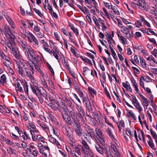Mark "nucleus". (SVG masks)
Segmentation results:
<instances>
[{"label": "nucleus", "mask_w": 157, "mask_h": 157, "mask_svg": "<svg viewBox=\"0 0 157 157\" xmlns=\"http://www.w3.org/2000/svg\"><path fill=\"white\" fill-rule=\"evenodd\" d=\"M95 132L96 135V137H94V138L97 142L98 143H100L102 146H105L104 138V135L100 129L98 128H97L95 129Z\"/></svg>", "instance_id": "f257e3e1"}, {"label": "nucleus", "mask_w": 157, "mask_h": 157, "mask_svg": "<svg viewBox=\"0 0 157 157\" xmlns=\"http://www.w3.org/2000/svg\"><path fill=\"white\" fill-rule=\"evenodd\" d=\"M3 31L6 36L11 40V42H12L13 40H14L15 39V36L11 33L9 26H5L3 29Z\"/></svg>", "instance_id": "f03ea898"}, {"label": "nucleus", "mask_w": 157, "mask_h": 157, "mask_svg": "<svg viewBox=\"0 0 157 157\" xmlns=\"http://www.w3.org/2000/svg\"><path fill=\"white\" fill-rule=\"evenodd\" d=\"M10 45L9 46L8 44V47L11 50V53L13 54V56L17 59H21L20 54L17 49L13 48L12 46L11 45V43H10Z\"/></svg>", "instance_id": "7ed1b4c3"}, {"label": "nucleus", "mask_w": 157, "mask_h": 157, "mask_svg": "<svg viewBox=\"0 0 157 157\" xmlns=\"http://www.w3.org/2000/svg\"><path fill=\"white\" fill-rule=\"evenodd\" d=\"M76 108L77 110V112H76L77 117L84 116L85 115L84 110L80 105L76 104Z\"/></svg>", "instance_id": "20e7f679"}, {"label": "nucleus", "mask_w": 157, "mask_h": 157, "mask_svg": "<svg viewBox=\"0 0 157 157\" xmlns=\"http://www.w3.org/2000/svg\"><path fill=\"white\" fill-rule=\"evenodd\" d=\"M28 52H25V55L28 56L29 59L31 58V57L32 60L34 61H36V55L33 49L31 48L30 49L28 50Z\"/></svg>", "instance_id": "39448f33"}, {"label": "nucleus", "mask_w": 157, "mask_h": 157, "mask_svg": "<svg viewBox=\"0 0 157 157\" xmlns=\"http://www.w3.org/2000/svg\"><path fill=\"white\" fill-rule=\"evenodd\" d=\"M74 149L75 152H76L79 155H81V154L80 150H81L82 153L84 154H86L85 150L84 148L82 146L80 145H78L74 147Z\"/></svg>", "instance_id": "423d86ee"}, {"label": "nucleus", "mask_w": 157, "mask_h": 157, "mask_svg": "<svg viewBox=\"0 0 157 157\" xmlns=\"http://www.w3.org/2000/svg\"><path fill=\"white\" fill-rule=\"evenodd\" d=\"M76 128H75V131L78 136H82V132L80 124L79 123L75 124Z\"/></svg>", "instance_id": "0eeeda50"}, {"label": "nucleus", "mask_w": 157, "mask_h": 157, "mask_svg": "<svg viewBox=\"0 0 157 157\" xmlns=\"http://www.w3.org/2000/svg\"><path fill=\"white\" fill-rule=\"evenodd\" d=\"M20 43L23 49L25 51V52H28V50L31 48L29 45L25 41H21Z\"/></svg>", "instance_id": "6e6552de"}, {"label": "nucleus", "mask_w": 157, "mask_h": 157, "mask_svg": "<svg viewBox=\"0 0 157 157\" xmlns=\"http://www.w3.org/2000/svg\"><path fill=\"white\" fill-rule=\"evenodd\" d=\"M82 144L83 145L82 147L84 148L85 150L86 154H85L86 155L89 154L90 152L91 151L90 148L86 142L85 140H82Z\"/></svg>", "instance_id": "1a4fd4ad"}, {"label": "nucleus", "mask_w": 157, "mask_h": 157, "mask_svg": "<svg viewBox=\"0 0 157 157\" xmlns=\"http://www.w3.org/2000/svg\"><path fill=\"white\" fill-rule=\"evenodd\" d=\"M66 134L71 141L73 139L72 132L70 128L67 127L65 128Z\"/></svg>", "instance_id": "9d476101"}, {"label": "nucleus", "mask_w": 157, "mask_h": 157, "mask_svg": "<svg viewBox=\"0 0 157 157\" xmlns=\"http://www.w3.org/2000/svg\"><path fill=\"white\" fill-rule=\"evenodd\" d=\"M95 147L99 153L101 155L103 154V150H105V147H101L98 143H97L95 145Z\"/></svg>", "instance_id": "9b49d317"}, {"label": "nucleus", "mask_w": 157, "mask_h": 157, "mask_svg": "<svg viewBox=\"0 0 157 157\" xmlns=\"http://www.w3.org/2000/svg\"><path fill=\"white\" fill-rule=\"evenodd\" d=\"M61 116L64 120H65L66 119V122L67 123L70 125H72V122L68 114L64 115L63 113H61Z\"/></svg>", "instance_id": "f8f14e48"}, {"label": "nucleus", "mask_w": 157, "mask_h": 157, "mask_svg": "<svg viewBox=\"0 0 157 157\" xmlns=\"http://www.w3.org/2000/svg\"><path fill=\"white\" fill-rule=\"evenodd\" d=\"M30 36L29 38V40L30 42H34L35 43V45H38V41L35 36L32 33H29Z\"/></svg>", "instance_id": "ddd939ff"}, {"label": "nucleus", "mask_w": 157, "mask_h": 157, "mask_svg": "<svg viewBox=\"0 0 157 157\" xmlns=\"http://www.w3.org/2000/svg\"><path fill=\"white\" fill-rule=\"evenodd\" d=\"M111 147L112 150V151L113 152H114L116 157H120V154L119 153L116 146L114 144H112Z\"/></svg>", "instance_id": "4468645a"}, {"label": "nucleus", "mask_w": 157, "mask_h": 157, "mask_svg": "<svg viewBox=\"0 0 157 157\" xmlns=\"http://www.w3.org/2000/svg\"><path fill=\"white\" fill-rule=\"evenodd\" d=\"M85 103L86 105V107L88 111L91 113H92L93 109L91 107V103L89 100H87V101L85 102Z\"/></svg>", "instance_id": "2eb2a0df"}, {"label": "nucleus", "mask_w": 157, "mask_h": 157, "mask_svg": "<svg viewBox=\"0 0 157 157\" xmlns=\"http://www.w3.org/2000/svg\"><path fill=\"white\" fill-rule=\"evenodd\" d=\"M62 108L64 112L65 115H66L67 114H68V113L69 112V109L67 105L65 103H62Z\"/></svg>", "instance_id": "dca6fc26"}, {"label": "nucleus", "mask_w": 157, "mask_h": 157, "mask_svg": "<svg viewBox=\"0 0 157 157\" xmlns=\"http://www.w3.org/2000/svg\"><path fill=\"white\" fill-rule=\"evenodd\" d=\"M70 115L72 119V121L74 124L78 123L77 117L75 116V113L72 111H70Z\"/></svg>", "instance_id": "f3484780"}, {"label": "nucleus", "mask_w": 157, "mask_h": 157, "mask_svg": "<svg viewBox=\"0 0 157 157\" xmlns=\"http://www.w3.org/2000/svg\"><path fill=\"white\" fill-rule=\"evenodd\" d=\"M139 95L140 97L141 98V99H142V102L143 104H144V105L146 107L148 106V102H149V101L147 100V99L143 95L140 94H139Z\"/></svg>", "instance_id": "a211bd4d"}, {"label": "nucleus", "mask_w": 157, "mask_h": 157, "mask_svg": "<svg viewBox=\"0 0 157 157\" xmlns=\"http://www.w3.org/2000/svg\"><path fill=\"white\" fill-rule=\"evenodd\" d=\"M105 146V153L106 154V157H113L112 155L110 148Z\"/></svg>", "instance_id": "6ab92c4d"}, {"label": "nucleus", "mask_w": 157, "mask_h": 157, "mask_svg": "<svg viewBox=\"0 0 157 157\" xmlns=\"http://www.w3.org/2000/svg\"><path fill=\"white\" fill-rule=\"evenodd\" d=\"M141 0V9L145 10H146L147 8V3L144 0Z\"/></svg>", "instance_id": "aec40b11"}, {"label": "nucleus", "mask_w": 157, "mask_h": 157, "mask_svg": "<svg viewBox=\"0 0 157 157\" xmlns=\"http://www.w3.org/2000/svg\"><path fill=\"white\" fill-rule=\"evenodd\" d=\"M86 132L88 134V135L91 138H92L94 136V132L93 129L91 127L90 129H89L88 130H85Z\"/></svg>", "instance_id": "412c9836"}, {"label": "nucleus", "mask_w": 157, "mask_h": 157, "mask_svg": "<svg viewBox=\"0 0 157 157\" xmlns=\"http://www.w3.org/2000/svg\"><path fill=\"white\" fill-rule=\"evenodd\" d=\"M22 82L23 83L22 84H23L24 86V88L25 92L26 94L29 95L28 87L27 82L25 80H22Z\"/></svg>", "instance_id": "4be33fe9"}, {"label": "nucleus", "mask_w": 157, "mask_h": 157, "mask_svg": "<svg viewBox=\"0 0 157 157\" xmlns=\"http://www.w3.org/2000/svg\"><path fill=\"white\" fill-rule=\"evenodd\" d=\"M70 28L73 30V32L75 34L76 36H78V29L75 28L73 25L70 24L69 25Z\"/></svg>", "instance_id": "5701e85b"}, {"label": "nucleus", "mask_w": 157, "mask_h": 157, "mask_svg": "<svg viewBox=\"0 0 157 157\" xmlns=\"http://www.w3.org/2000/svg\"><path fill=\"white\" fill-rule=\"evenodd\" d=\"M40 126H41L42 129L46 132H47L48 131H49L48 126L46 124H44V122L42 123V124H40Z\"/></svg>", "instance_id": "b1692460"}, {"label": "nucleus", "mask_w": 157, "mask_h": 157, "mask_svg": "<svg viewBox=\"0 0 157 157\" xmlns=\"http://www.w3.org/2000/svg\"><path fill=\"white\" fill-rule=\"evenodd\" d=\"M121 31L123 33L125 34V35H127L129 33V31L128 28L125 26H122L121 27Z\"/></svg>", "instance_id": "393cba45"}, {"label": "nucleus", "mask_w": 157, "mask_h": 157, "mask_svg": "<svg viewBox=\"0 0 157 157\" xmlns=\"http://www.w3.org/2000/svg\"><path fill=\"white\" fill-rule=\"evenodd\" d=\"M109 47L110 48L111 52L112 53V56L114 58V59L117 60L118 59L114 51L111 47V45H109Z\"/></svg>", "instance_id": "a878e982"}, {"label": "nucleus", "mask_w": 157, "mask_h": 157, "mask_svg": "<svg viewBox=\"0 0 157 157\" xmlns=\"http://www.w3.org/2000/svg\"><path fill=\"white\" fill-rule=\"evenodd\" d=\"M140 63L142 66L144 68H146L147 67V64L145 61V60L143 59V57H140Z\"/></svg>", "instance_id": "bb28decb"}, {"label": "nucleus", "mask_w": 157, "mask_h": 157, "mask_svg": "<svg viewBox=\"0 0 157 157\" xmlns=\"http://www.w3.org/2000/svg\"><path fill=\"white\" fill-rule=\"evenodd\" d=\"M98 21L101 24L102 26V29L103 30H105L107 28L106 26L104 24V21L103 20H102L100 18H99L98 19Z\"/></svg>", "instance_id": "cd10ccee"}, {"label": "nucleus", "mask_w": 157, "mask_h": 157, "mask_svg": "<svg viewBox=\"0 0 157 157\" xmlns=\"http://www.w3.org/2000/svg\"><path fill=\"white\" fill-rule=\"evenodd\" d=\"M127 115L129 117H131L134 120H136V118L135 117V115L132 113V110H130L129 112L127 113Z\"/></svg>", "instance_id": "c85d7f7f"}, {"label": "nucleus", "mask_w": 157, "mask_h": 157, "mask_svg": "<svg viewBox=\"0 0 157 157\" xmlns=\"http://www.w3.org/2000/svg\"><path fill=\"white\" fill-rule=\"evenodd\" d=\"M148 144L149 146L153 150H156V148L155 147L154 144L153 143V140H148L147 141Z\"/></svg>", "instance_id": "c756f323"}, {"label": "nucleus", "mask_w": 157, "mask_h": 157, "mask_svg": "<svg viewBox=\"0 0 157 157\" xmlns=\"http://www.w3.org/2000/svg\"><path fill=\"white\" fill-rule=\"evenodd\" d=\"M136 108L138 110L139 113H140L142 110V108L141 107L139 102L133 104Z\"/></svg>", "instance_id": "7c9ffc66"}, {"label": "nucleus", "mask_w": 157, "mask_h": 157, "mask_svg": "<svg viewBox=\"0 0 157 157\" xmlns=\"http://www.w3.org/2000/svg\"><path fill=\"white\" fill-rule=\"evenodd\" d=\"M9 58H8V59H7L6 61L3 62V64L4 65L6 66L8 68L10 67V66L11 65V63L9 60Z\"/></svg>", "instance_id": "2f4dec72"}, {"label": "nucleus", "mask_w": 157, "mask_h": 157, "mask_svg": "<svg viewBox=\"0 0 157 157\" xmlns=\"http://www.w3.org/2000/svg\"><path fill=\"white\" fill-rule=\"evenodd\" d=\"M17 66L18 69V71L19 74L22 75L23 74V67L20 64H17Z\"/></svg>", "instance_id": "473e14b6"}, {"label": "nucleus", "mask_w": 157, "mask_h": 157, "mask_svg": "<svg viewBox=\"0 0 157 157\" xmlns=\"http://www.w3.org/2000/svg\"><path fill=\"white\" fill-rule=\"evenodd\" d=\"M0 56L3 59L6 60H7V59H8V58H9V57H7L4 54L2 50H0Z\"/></svg>", "instance_id": "72a5a7b5"}, {"label": "nucleus", "mask_w": 157, "mask_h": 157, "mask_svg": "<svg viewBox=\"0 0 157 157\" xmlns=\"http://www.w3.org/2000/svg\"><path fill=\"white\" fill-rule=\"evenodd\" d=\"M15 86L17 88V90L19 92H21L23 90L20 84L18 82H16Z\"/></svg>", "instance_id": "f704fd0d"}, {"label": "nucleus", "mask_w": 157, "mask_h": 157, "mask_svg": "<svg viewBox=\"0 0 157 157\" xmlns=\"http://www.w3.org/2000/svg\"><path fill=\"white\" fill-rule=\"evenodd\" d=\"M52 53L53 54V55L55 58L56 59L58 60V62L59 63L60 61V59H59L58 56V55L59 53H57L56 52H55L53 50Z\"/></svg>", "instance_id": "c9c22d12"}, {"label": "nucleus", "mask_w": 157, "mask_h": 157, "mask_svg": "<svg viewBox=\"0 0 157 157\" xmlns=\"http://www.w3.org/2000/svg\"><path fill=\"white\" fill-rule=\"evenodd\" d=\"M111 9L113 11V12L115 14H116L117 15H120V12L118 10L116 7L115 6L113 7L111 6Z\"/></svg>", "instance_id": "e433bc0d"}, {"label": "nucleus", "mask_w": 157, "mask_h": 157, "mask_svg": "<svg viewBox=\"0 0 157 157\" xmlns=\"http://www.w3.org/2000/svg\"><path fill=\"white\" fill-rule=\"evenodd\" d=\"M150 132L153 138L156 140H157V135L155 132L151 129H150Z\"/></svg>", "instance_id": "4c0bfd02"}, {"label": "nucleus", "mask_w": 157, "mask_h": 157, "mask_svg": "<svg viewBox=\"0 0 157 157\" xmlns=\"http://www.w3.org/2000/svg\"><path fill=\"white\" fill-rule=\"evenodd\" d=\"M72 102H74L73 100L71 98H70L68 101H67L66 103L69 107H71L72 106Z\"/></svg>", "instance_id": "58836bf2"}, {"label": "nucleus", "mask_w": 157, "mask_h": 157, "mask_svg": "<svg viewBox=\"0 0 157 157\" xmlns=\"http://www.w3.org/2000/svg\"><path fill=\"white\" fill-rule=\"evenodd\" d=\"M107 133L109 136L110 138L111 139H114V137L113 136V135L112 134L111 129L109 128H107Z\"/></svg>", "instance_id": "ea45409f"}, {"label": "nucleus", "mask_w": 157, "mask_h": 157, "mask_svg": "<svg viewBox=\"0 0 157 157\" xmlns=\"http://www.w3.org/2000/svg\"><path fill=\"white\" fill-rule=\"evenodd\" d=\"M49 119L51 121H56V117L51 113H50L49 114Z\"/></svg>", "instance_id": "a19ab883"}, {"label": "nucleus", "mask_w": 157, "mask_h": 157, "mask_svg": "<svg viewBox=\"0 0 157 157\" xmlns=\"http://www.w3.org/2000/svg\"><path fill=\"white\" fill-rule=\"evenodd\" d=\"M7 151L8 153L10 154H12L13 153H15L16 151L12 149L11 147H9L7 149Z\"/></svg>", "instance_id": "79ce46f5"}, {"label": "nucleus", "mask_w": 157, "mask_h": 157, "mask_svg": "<svg viewBox=\"0 0 157 157\" xmlns=\"http://www.w3.org/2000/svg\"><path fill=\"white\" fill-rule=\"evenodd\" d=\"M88 89L89 91H90V93L91 94H95V95L96 94V91L94 89H93L91 87H89L88 88Z\"/></svg>", "instance_id": "37998d69"}, {"label": "nucleus", "mask_w": 157, "mask_h": 157, "mask_svg": "<svg viewBox=\"0 0 157 157\" xmlns=\"http://www.w3.org/2000/svg\"><path fill=\"white\" fill-rule=\"evenodd\" d=\"M116 124L117 125H118L120 126H121L123 128L125 127V124L124 121L122 120H121L119 123L116 122Z\"/></svg>", "instance_id": "c03bdc74"}, {"label": "nucleus", "mask_w": 157, "mask_h": 157, "mask_svg": "<svg viewBox=\"0 0 157 157\" xmlns=\"http://www.w3.org/2000/svg\"><path fill=\"white\" fill-rule=\"evenodd\" d=\"M99 74L100 77L103 78L104 82H105L106 81V77L105 73L104 72H102L101 74H100V73Z\"/></svg>", "instance_id": "a18cd8bd"}, {"label": "nucleus", "mask_w": 157, "mask_h": 157, "mask_svg": "<svg viewBox=\"0 0 157 157\" xmlns=\"http://www.w3.org/2000/svg\"><path fill=\"white\" fill-rule=\"evenodd\" d=\"M24 135H23L22 136V137L23 138L24 140H27L29 139H30V137L29 136V135L27 134L26 132H24Z\"/></svg>", "instance_id": "49530a36"}, {"label": "nucleus", "mask_w": 157, "mask_h": 157, "mask_svg": "<svg viewBox=\"0 0 157 157\" xmlns=\"http://www.w3.org/2000/svg\"><path fill=\"white\" fill-rule=\"evenodd\" d=\"M47 65L48 67V68L50 70V71L51 74H52V75H54V70H53V68L52 67L51 65L48 63H47Z\"/></svg>", "instance_id": "de8ad7c7"}, {"label": "nucleus", "mask_w": 157, "mask_h": 157, "mask_svg": "<svg viewBox=\"0 0 157 157\" xmlns=\"http://www.w3.org/2000/svg\"><path fill=\"white\" fill-rule=\"evenodd\" d=\"M48 82L49 85L51 86V87L53 89H55V87L54 85L52 80L50 79H48Z\"/></svg>", "instance_id": "09e8293b"}, {"label": "nucleus", "mask_w": 157, "mask_h": 157, "mask_svg": "<svg viewBox=\"0 0 157 157\" xmlns=\"http://www.w3.org/2000/svg\"><path fill=\"white\" fill-rule=\"evenodd\" d=\"M30 87L33 93L35 94L37 97H38V94L36 92V88H34L32 86L30 85Z\"/></svg>", "instance_id": "8fccbe9b"}, {"label": "nucleus", "mask_w": 157, "mask_h": 157, "mask_svg": "<svg viewBox=\"0 0 157 157\" xmlns=\"http://www.w3.org/2000/svg\"><path fill=\"white\" fill-rule=\"evenodd\" d=\"M48 98L50 101H52V102H53L54 103H55L56 101V100L54 97L50 94L48 95Z\"/></svg>", "instance_id": "3c124183"}, {"label": "nucleus", "mask_w": 157, "mask_h": 157, "mask_svg": "<svg viewBox=\"0 0 157 157\" xmlns=\"http://www.w3.org/2000/svg\"><path fill=\"white\" fill-rule=\"evenodd\" d=\"M84 116H82L78 117V119H80L81 123L83 124H86V120L84 119Z\"/></svg>", "instance_id": "603ef678"}, {"label": "nucleus", "mask_w": 157, "mask_h": 157, "mask_svg": "<svg viewBox=\"0 0 157 157\" xmlns=\"http://www.w3.org/2000/svg\"><path fill=\"white\" fill-rule=\"evenodd\" d=\"M135 25L136 27L139 28V26H142V23L140 20H138L137 22L135 23Z\"/></svg>", "instance_id": "864d4df0"}, {"label": "nucleus", "mask_w": 157, "mask_h": 157, "mask_svg": "<svg viewBox=\"0 0 157 157\" xmlns=\"http://www.w3.org/2000/svg\"><path fill=\"white\" fill-rule=\"evenodd\" d=\"M105 91V94L106 95V96L109 98L110 99H111V98L110 96V95L109 94V93L108 91L107 90V88H104Z\"/></svg>", "instance_id": "5fc2aeb1"}, {"label": "nucleus", "mask_w": 157, "mask_h": 157, "mask_svg": "<svg viewBox=\"0 0 157 157\" xmlns=\"http://www.w3.org/2000/svg\"><path fill=\"white\" fill-rule=\"evenodd\" d=\"M126 89V90L130 92H132V89L130 85H128V86H123Z\"/></svg>", "instance_id": "6e6d98bb"}, {"label": "nucleus", "mask_w": 157, "mask_h": 157, "mask_svg": "<svg viewBox=\"0 0 157 157\" xmlns=\"http://www.w3.org/2000/svg\"><path fill=\"white\" fill-rule=\"evenodd\" d=\"M90 13H89L88 15L86 16V18L88 21L89 22L90 24H91L92 23V21L90 17Z\"/></svg>", "instance_id": "4d7b16f0"}, {"label": "nucleus", "mask_w": 157, "mask_h": 157, "mask_svg": "<svg viewBox=\"0 0 157 157\" xmlns=\"http://www.w3.org/2000/svg\"><path fill=\"white\" fill-rule=\"evenodd\" d=\"M41 82H42V84L43 85V86L45 87L46 88H48V86L47 85V83L45 81V80H44V79H43L41 80Z\"/></svg>", "instance_id": "13d9d810"}, {"label": "nucleus", "mask_w": 157, "mask_h": 157, "mask_svg": "<svg viewBox=\"0 0 157 157\" xmlns=\"http://www.w3.org/2000/svg\"><path fill=\"white\" fill-rule=\"evenodd\" d=\"M132 103L134 104L138 102V101L136 99L135 96H132Z\"/></svg>", "instance_id": "bf43d9fd"}, {"label": "nucleus", "mask_w": 157, "mask_h": 157, "mask_svg": "<svg viewBox=\"0 0 157 157\" xmlns=\"http://www.w3.org/2000/svg\"><path fill=\"white\" fill-rule=\"evenodd\" d=\"M119 39L122 41V44H125V41L126 40V38H124L123 36H121Z\"/></svg>", "instance_id": "052dcab7"}, {"label": "nucleus", "mask_w": 157, "mask_h": 157, "mask_svg": "<svg viewBox=\"0 0 157 157\" xmlns=\"http://www.w3.org/2000/svg\"><path fill=\"white\" fill-rule=\"evenodd\" d=\"M34 10L35 12L39 16L41 17V15H42L41 13L40 12L39 10L36 9V8H34Z\"/></svg>", "instance_id": "680f3d73"}, {"label": "nucleus", "mask_w": 157, "mask_h": 157, "mask_svg": "<svg viewBox=\"0 0 157 157\" xmlns=\"http://www.w3.org/2000/svg\"><path fill=\"white\" fill-rule=\"evenodd\" d=\"M23 61L20 60L17 64H20L23 67H25L26 64V63L24 62Z\"/></svg>", "instance_id": "e2e57ef3"}, {"label": "nucleus", "mask_w": 157, "mask_h": 157, "mask_svg": "<svg viewBox=\"0 0 157 157\" xmlns=\"http://www.w3.org/2000/svg\"><path fill=\"white\" fill-rule=\"evenodd\" d=\"M2 80L4 82H6V75L5 74H3L2 75L1 77Z\"/></svg>", "instance_id": "0e129e2a"}, {"label": "nucleus", "mask_w": 157, "mask_h": 157, "mask_svg": "<svg viewBox=\"0 0 157 157\" xmlns=\"http://www.w3.org/2000/svg\"><path fill=\"white\" fill-rule=\"evenodd\" d=\"M149 40L151 42H152L153 44H154L156 46H157V44L156 43V41H155V39L154 38H148Z\"/></svg>", "instance_id": "69168bd1"}, {"label": "nucleus", "mask_w": 157, "mask_h": 157, "mask_svg": "<svg viewBox=\"0 0 157 157\" xmlns=\"http://www.w3.org/2000/svg\"><path fill=\"white\" fill-rule=\"evenodd\" d=\"M131 82L132 84V85L133 86H137V84L134 78L131 79Z\"/></svg>", "instance_id": "338daca9"}, {"label": "nucleus", "mask_w": 157, "mask_h": 157, "mask_svg": "<svg viewBox=\"0 0 157 157\" xmlns=\"http://www.w3.org/2000/svg\"><path fill=\"white\" fill-rule=\"evenodd\" d=\"M49 140L51 142L53 143H55L56 140L54 138L51 136L49 137Z\"/></svg>", "instance_id": "774afa93"}]
</instances>
